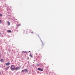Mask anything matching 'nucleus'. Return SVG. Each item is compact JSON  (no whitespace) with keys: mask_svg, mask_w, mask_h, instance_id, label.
Here are the masks:
<instances>
[{"mask_svg":"<svg viewBox=\"0 0 75 75\" xmlns=\"http://www.w3.org/2000/svg\"><path fill=\"white\" fill-rule=\"evenodd\" d=\"M11 69L12 70V71H14V70L15 69V66L14 65H12L11 66Z\"/></svg>","mask_w":75,"mask_h":75,"instance_id":"1","label":"nucleus"},{"mask_svg":"<svg viewBox=\"0 0 75 75\" xmlns=\"http://www.w3.org/2000/svg\"><path fill=\"white\" fill-rule=\"evenodd\" d=\"M20 68V67H17L16 68H15V71H17V70H18V69H19Z\"/></svg>","mask_w":75,"mask_h":75,"instance_id":"2","label":"nucleus"},{"mask_svg":"<svg viewBox=\"0 0 75 75\" xmlns=\"http://www.w3.org/2000/svg\"><path fill=\"white\" fill-rule=\"evenodd\" d=\"M38 71H43L44 70V69H41L40 68H38Z\"/></svg>","mask_w":75,"mask_h":75,"instance_id":"3","label":"nucleus"},{"mask_svg":"<svg viewBox=\"0 0 75 75\" xmlns=\"http://www.w3.org/2000/svg\"><path fill=\"white\" fill-rule=\"evenodd\" d=\"M4 61V59H2L0 60V61L1 62H3Z\"/></svg>","mask_w":75,"mask_h":75,"instance_id":"4","label":"nucleus"},{"mask_svg":"<svg viewBox=\"0 0 75 75\" xmlns=\"http://www.w3.org/2000/svg\"><path fill=\"white\" fill-rule=\"evenodd\" d=\"M10 62H8L6 64V66L9 65H10Z\"/></svg>","mask_w":75,"mask_h":75,"instance_id":"5","label":"nucleus"},{"mask_svg":"<svg viewBox=\"0 0 75 75\" xmlns=\"http://www.w3.org/2000/svg\"><path fill=\"white\" fill-rule=\"evenodd\" d=\"M9 68H10V67H7L5 69L6 70H8V69H9Z\"/></svg>","mask_w":75,"mask_h":75,"instance_id":"6","label":"nucleus"},{"mask_svg":"<svg viewBox=\"0 0 75 75\" xmlns=\"http://www.w3.org/2000/svg\"><path fill=\"white\" fill-rule=\"evenodd\" d=\"M20 25H21V24H18V25H16V26L17 27H19V26H20Z\"/></svg>","mask_w":75,"mask_h":75,"instance_id":"7","label":"nucleus"},{"mask_svg":"<svg viewBox=\"0 0 75 75\" xmlns=\"http://www.w3.org/2000/svg\"><path fill=\"white\" fill-rule=\"evenodd\" d=\"M29 56L30 57H31V58H33V55H31V53L30 54Z\"/></svg>","mask_w":75,"mask_h":75,"instance_id":"8","label":"nucleus"},{"mask_svg":"<svg viewBox=\"0 0 75 75\" xmlns=\"http://www.w3.org/2000/svg\"><path fill=\"white\" fill-rule=\"evenodd\" d=\"M7 23H8V25H10V22L8 21V22H7Z\"/></svg>","mask_w":75,"mask_h":75,"instance_id":"9","label":"nucleus"},{"mask_svg":"<svg viewBox=\"0 0 75 75\" xmlns=\"http://www.w3.org/2000/svg\"><path fill=\"white\" fill-rule=\"evenodd\" d=\"M24 71H25V72H27L28 70H27V69H25Z\"/></svg>","mask_w":75,"mask_h":75,"instance_id":"10","label":"nucleus"},{"mask_svg":"<svg viewBox=\"0 0 75 75\" xmlns=\"http://www.w3.org/2000/svg\"><path fill=\"white\" fill-rule=\"evenodd\" d=\"M7 32L8 33H11V31L10 30H8Z\"/></svg>","mask_w":75,"mask_h":75,"instance_id":"11","label":"nucleus"},{"mask_svg":"<svg viewBox=\"0 0 75 75\" xmlns=\"http://www.w3.org/2000/svg\"><path fill=\"white\" fill-rule=\"evenodd\" d=\"M0 16H3V14H2L1 13H0Z\"/></svg>","mask_w":75,"mask_h":75,"instance_id":"12","label":"nucleus"},{"mask_svg":"<svg viewBox=\"0 0 75 75\" xmlns=\"http://www.w3.org/2000/svg\"><path fill=\"white\" fill-rule=\"evenodd\" d=\"M1 23H2V22L1 21V20L0 19V24H1Z\"/></svg>","mask_w":75,"mask_h":75,"instance_id":"13","label":"nucleus"},{"mask_svg":"<svg viewBox=\"0 0 75 75\" xmlns=\"http://www.w3.org/2000/svg\"><path fill=\"white\" fill-rule=\"evenodd\" d=\"M42 46H44V43H43V42H42Z\"/></svg>","mask_w":75,"mask_h":75,"instance_id":"14","label":"nucleus"},{"mask_svg":"<svg viewBox=\"0 0 75 75\" xmlns=\"http://www.w3.org/2000/svg\"><path fill=\"white\" fill-rule=\"evenodd\" d=\"M24 52L25 53H28V52Z\"/></svg>","mask_w":75,"mask_h":75,"instance_id":"15","label":"nucleus"},{"mask_svg":"<svg viewBox=\"0 0 75 75\" xmlns=\"http://www.w3.org/2000/svg\"><path fill=\"white\" fill-rule=\"evenodd\" d=\"M37 67H39V66H40V64H38L37 65Z\"/></svg>","mask_w":75,"mask_h":75,"instance_id":"16","label":"nucleus"},{"mask_svg":"<svg viewBox=\"0 0 75 75\" xmlns=\"http://www.w3.org/2000/svg\"><path fill=\"white\" fill-rule=\"evenodd\" d=\"M24 71V70H22L21 71L22 72H23Z\"/></svg>","mask_w":75,"mask_h":75,"instance_id":"17","label":"nucleus"},{"mask_svg":"<svg viewBox=\"0 0 75 75\" xmlns=\"http://www.w3.org/2000/svg\"><path fill=\"white\" fill-rule=\"evenodd\" d=\"M31 33H32L33 34V32H31Z\"/></svg>","mask_w":75,"mask_h":75,"instance_id":"18","label":"nucleus"},{"mask_svg":"<svg viewBox=\"0 0 75 75\" xmlns=\"http://www.w3.org/2000/svg\"><path fill=\"white\" fill-rule=\"evenodd\" d=\"M27 59H29V57H28V58H27Z\"/></svg>","mask_w":75,"mask_h":75,"instance_id":"19","label":"nucleus"},{"mask_svg":"<svg viewBox=\"0 0 75 75\" xmlns=\"http://www.w3.org/2000/svg\"><path fill=\"white\" fill-rule=\"evenodd\" d=\"M1 74V72L0 71V74Z\"/></svg>","mask_w":75,"mask_h":75,"instance_id":"20","label":"nucleus"},{"mask_svg":"<svg viewBox=\"0 0 75 75\" xmlns=\"http://www.w3.org/2000/svg\"><path fill=\"white\" fill-rule=\"evenodd\" d=\"M29 52H30V51H29Z\"/></svg>","mask_w":75,"mask_h":75,"instance_id":"21","label":"nucleus"}]
</instances>
